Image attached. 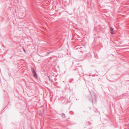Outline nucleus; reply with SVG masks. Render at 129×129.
Listing matches in <instances>:
<instances>
[{
  "label": "nucleus",
  "mask_w": 129,
  "mask_h": 129,
  "mask_svg": "<svg viewBox=\"0 0 129 129\" xmlns=\"http://www.w3.org/2000/svg\"><path fill=\"white\" fill-rule=\"evenodd\" d=\"M32 73L33 74L34 76V77L35 78H37V74L35 72V71H34V70L33 69V68H32Z\"/></svg>",
  "instance_id": "f257e3e1"
},
{
  "label": "nucleus",
  "mask_w": 129,
  "mask_h": 129,
  "mask_svg": "<svg viewBox=\"0 0 129 129\" xmlns=\"http://www.w3.org/2000/svg\"><path fill=\"white\" fill-rule=\"evenodd\" d=\"M110 30L111 31H112L113 30V29L112 28H111L110 29Z\"/></svg>",
  "instance_id": "f03ea898"
},
{
  "label": "nucleus",
  "mask_w": 129,
  "mask_h": 129,
  "mask_svg": "<svg viewBox=\"0 0 129 129\" xmlns=\"http://www.w3.org/2000/svg\"><path fill=\"white\" fill-rule=\"evenodd\" d=\"M111 34H113V33H112V32H111Z\"/></svg>",
  "instance_id": "7ed1b4c3"
},
{
  "label": "nucleus",
  "mask_w": 129,
  "mask_h": 129,
  "mask_svg": "<svg viewBox=\"0 0 129 129\" xmlns=\"http://www.w3.org/2000/svg\"><path fill=\"white\" fill-rule=\"evenodd\" d=\"M23 50H24V51L25 52H25V50H24V49H23Z\"/></svg>",
  "instance_id": "20e7f679"
},
{
  "label": "nucleus",
  "mask_w": 129,
  "mask_h": 129,
  "mask_svg": "<svg viewBox=\"0 0 129 129\" xmlns=\"http://www.w3.org/2000/svg\"><path fill=\"white\" fill-rule=\"evenodd\" d=\"M62 114L63 115H64V114Z\"/></svg>",
  "instance_id": "39448f33"
}]
</instances>
